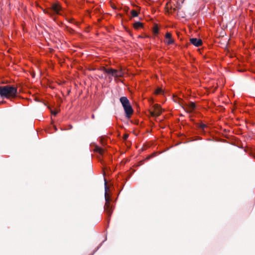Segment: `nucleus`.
<instances>
[{"instance_id": "1", "label": "nucleus", "mask_w": 255, "mask_h": 255, "mask_svg": "<svg viewBox=\"0 0 255 255\" xmlns=\"http://www.w3.org/2000/svg\"><path fill=\"white\" fill-rule=\"evenodd\" d=\"M17 88L10 85L0 86V96L1 98L10 99L16 96Z\"/></svg>"}, {"instance_id": "2", "label": "nucleus", "mask_w": 255, "mask_h": 255, "mask_svg": "<svg viewBox=\"0 0 255 255\" xmlns=\"http://www.w3.org/2000/svg\"><path fill=\"white\" fill-rule=\"evenodd\" d=\"M120 101L124 108L126 117L129 119L133 113V110L129 100L126 97H122Z\"/></svg>"}, {"instance_id": "3", "label": "nucleus", "mask_w": 255, "mask_h": 255, "mask_svg": "<svg viewBox=\"0 0 255 255\" xmlns=\"http://www.w3.org/2000/svg\"><path fill=\"white\" fill-rule=\"evenodd\" d=\"M108 189V187L106 185V182H105V198L106 203L105 205L104 209L105 211L108 215L109 217H110L111 214H112V207L110 204V198L107 193V190Z\"/></svg>"}, {"instance_id": "4", "label": "nucleus", "mask_w": 255, "mask_h": 255, "mask_svg": "<svg viewBox=\"0 0 255 255\" xmlns=\"http://www.w3.org/2000/svg\"><path fill=\"white\" fill-rule=\"evenodd\" d=\"M104 70L106 73L110 74L115 78L122 77L124 75V72L122 69L118 70L112 68H104Z\"/></svg>"}, {"instance_id": "5", "label": "nucleus", "mask_w": 255, "mask_h": 255, "mask_svg": "<svg viewBox=\"0 0 255 255\" xmlns=\"http://www.w3.org/2000/svg\"><path fill=\"white\" fill-rule=\"evenodd\" d=\"M153 108V110L150 112L151 116L153 117L159 116L162 113V110L160 107L157 105H155Z\"/></svg>"}, {"instance_id": "6", "label": "nucleus", "mask_w": 255, "mask_h": 255, "mask_svg": "<svg viewBox=\"0 0 255 255\" xmlns=\"http://www.w3.org/2000/svg\"><path fill=\"white\" fill-rule=\"evenodd\" d=\"M51 9L55 13L57 14H61L62 7L59 3H53L51 5Z\"/></svg>"}, {"instance_id": "7", "label": "nucleus", "mask_w": 255, "mask_h": 255, "mask_svg": "<svg viewBox=\"0 0 255 255\" xmlns=\"http://www.w3.org/2000/svg\"><path fill=\"white\" fill-rule=\"evenodd\" d=\"M190 43L195 46L198 47L202 45V41L200 39L192 38L190 39Z\"/></svg>"}, {"instance_id": "8", "label": "nucleus", "mask_w": 255, "mask_h": 255, "mask_svg": "<svg viewBox=\"0 0 255 255\" xmlns=\"http://www.w3.org/2000/svg\"><path fill=\"white\" fill-rule=\"evenodd\" d=\"M166 41L165 42L168 45L172 44L174 42V40L171 38V34L167 32L165 34Z\"/></svg>"}, {"instance_id": "9", "label": "nucleus", "mask_w": 255, "mask_h": 255, "mask_svg": "<svg viewBox=\"0 0 255 255\" xmlns=\"http://www.w3.org/2000/svg\"><path fill=\"white\" fill-rule=\"evenodd\" d=\"M195 104L193 102L189 103L186 107V110L188 113H191L195 109Z\"/></svg>"}, {"instance_id": "10", "label": "nucleus", "mask_w": 255, "mask_h": 255, "mask_svg": "<svg viewBox=\"0 0 255 255\" xmlns=\"http://www.w3.org/2000/svg\"><path fill=\"white\" fill-rule=\"evenodd\" d=\"M95 151L99 153L101 155H103L105 152V150L103 148L99 146L96 147Z\"/></svg>"}, {"instance_id": "11", "label": "nucleus", "mask_w": 255, "mask_h": 255, "mask_svg": "<svg viewBox=\"0 0 255 255\" xmlns=\"http://www.w3.org/2000/svg\"><path fill=\"white\" fill-rule=\"evenodd\" d=\"M133 27L135 29H138L142 27V23L140 22H136L133 24Z\"/></svg>"}, {"instance_id": "12", "label": "nucleus", "mask_w": 255, "mask_h": 255, "mask_svg": "<svg viewBox=\"0 0 255 255\" xmlns=\"http://www.w3.org/2000/svg\"><path fill=\"white\" fill-rule=\"evenodd\" d=\"M156 94H163L164 92L160 88H158L155 92Z\"/></svg>"}, {"instance_id": "13", "label": "nucleus", "mask_w": 255, "mask_h": 255, "mask_svg": "<svg viewBox=\"0 0 255 255\" xmlns=\"http://www.w3.org/2000/svg\"><path fill=\"white\" fill-rule=\"evenodd\" d=\"M131 15L132 17H136L138 15V13L135 10H132L131 11Z\"/></svg>"}, {"instance_id": "14", "label": "nucleus", "mask_w": 255, "mask_h": 255, "mask_svg": "<svg viewBox=\"0 0 255 255\" xmlns=\"http://www.w3.org/2000/svg\"><path fill=\"white\" fill-rule=\"evenodd\" d=\"M158 28L157 26H154L153 29V32L154 35H157L158 33Z\"/></svg>"}, {"instance_id": "15", "label": "nucleus", "mask_w": 255, "mask_h": 255, "mask_svg": "<svg viewBox=\"0 0 255 255\" xmlns=\"http://www.w3.org/2000/svg\"><path fill=\"white\" fill-rule=\"evenodd\" d=\"M206 127V125H205L204 124H201L200 125V128L202 129H204Z\"/></svg>"}, {"instance_id": "16", "label": "nucleus", "mask_w": 255, "mask_h": 255, "mask_svg": "<svg viewBox=\"0 0 255 255\" xmlns=\"http://www.w3.org/2000/svg\"><path fill=\"white\" fill-rule=\"evenodd\" d=\"M52 114L54 116H56L57 114V112L56 111H52Z\"/></svg>"}, {"instance_id": "17", "label": "nucleus", "mask_w": 255, "mask_h": 255, "mask_svg": "<svg viewBox=\"0 0 255 255\" xmlns=\"http://www.w3.org/2000/svg\"><path fill=\"white\" fill-rule=\"evenodd\" d=\"M128 137V134H125L124 135V138L125 139H126Z\"/></svg>"}]
</instances>
